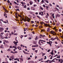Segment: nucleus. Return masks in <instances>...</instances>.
Here are the masks:
<instances>
[{
    "instance_id": "nucleus-1",
    "label": "nucleus",
    "mask_w": 63,
    "mask_h": 63,
    "mask_svg": "<svg viewBox=\"0 0 63 63\" xmlns=\"http://www.w3.org/2000/svg\"><path fill=\"white\" fill-rule=\"evenodd\" d=\"M43 42H46V41L44 40H40L38 42V44L39 45H40V46H42V45H43V43H43ZM41 43L42 44H41Z\"/></svg>"
},
{
    "instance_id": "nucleus-2",
    "label": "nucleus",
    "mask_w": 63,
    "mask_h": 63,
    "mask_svg": "<svg viewBox=\"0 0 63 63\" xmlns=\"http://www.w3.org/2000/svg\"><path fill=\"white\" fill-rule=\"evenodd\" d=\"M60 62V63H62L63 62V60L62 59H59V62Z\"/></svg>"
},
{
    "instance_id": "nucleus-3",
    "label": "nucleus",
    "mask_w": 63,
    "mask_h": 63,
    "mask_svg": "<svg viewBox=\"0 0 63 63\" xmlns=\"http://www.w3.org/2000/svg\"><path fill=\"white\" fill-rule=\"evenodd\" d=\"M4 29L2 27H1V28H0V32H2L3 31V30H4Z\"/></svg>"
},
{
    "instance_id": "nucleus-4",
    "label": "nucleus",
    "mask_w": 63,
    "mask_h": 63,
    "mask_svg": "<svg viewBox=\"0 0 63 63\" xmlns=\"http://www.w3.org/2000/svg\"><path fill=\"white\" fill-rule=\"evenodd\" d=\"M10 58H12V59H14V56L13 55H12L11 56H10Z\"/></svg>"
},
{
    "instance_id": "nucleus-5",
    "label": "nucleus",
    "mask_w": 63,
    "mask_h": 63,
    "mask_svg": "<svg viewBox=\"0 0 63 63\" xmlns=\"http://www.w3.org/2000/svg\"><path fill=\"white\" fill-rule=\"evenodd\" d=\"M14 60H17L18 62L19 61V59L18 58L14 59Z\"/></svg>"
},
{
    "instance_id": "nucleus-6",
    "label": "nucleus",
    "mask_w": 63,
    "mask_h": 63,
    "mask_svg": "<svg viewBox=\"0 0 63 63\" xmlns=\"http://www.w3.org/2000/svg\"><path fill=\"white\" fill-rule=\"evenodd\" d=\"M33 1H30L29 2V3L30 5H32V4H33Z\"/></svg>"
},
{
    "instance_id": "nucleus-7",
    "label": "nucleus",
    "mask_w": 63,
    "mask_h": 63,
    "mask_svg": "<svg viewBox=\"0 0 63 63\" xmlns=\"http://www.w3.org/2000/svg\"><path fill=\"white\" fill-rule=\"evenodd\" d=\"M54 14H53L51 16L52 17H53V18L54 19L55 18V17L54 16Z\"/></svg>"
},
{
    "instance_id": "nucleus-8",
    "label": "nucleus",
    "mask_w": 63,
    "mask_h": 63,
    "mask_svg": "<svg viewBox=\"0 0 63 63\" xmlns=\"http://www.w3.org/2000/svg\"><path fill=\"white\" fill-rule=\"evenodd\" d=\"M13 47H14V48H15L16 49H17L16 46V45L13 46Z\"/></svg>"
},
{
    "instance_id": "nucleus-9",
    "label": "nucleus",
    "mask_w": 63,
    "mask_h": 63,
    "mask_svg": "<svg viewBox=\"0 0 63 63\" xmlns=\"http://www.w3.org/2000/svg\"><path fill=\"white\" fill-rule=\"evenodd\" d=\"M18 43V42H16V41H14L13 42V43L15 45H16V44H17Z\"/></svg>"
},
{
    "instance_id": "nucleus-10",
    "label": "nucleus",
    "mask_w": 63,
    "mask_h": 63,
    "mask_svg": "<svg viewBox=\"0 0 63 63\" xmlns=\"http://www.w3.org/2000/svg\"><path fill=\"white\" fill-rule=\"evenodd\" d=\"M22 19L23 20V21H24L25 22L26 21V19H24V17H23Z\"/></svg>"
},
{
    "instance_id": "nucleus-11",
    "label": "nucleus",
    "mask_w": 63,
    "mask_h": 63,
    "mask_svg": "<svg viewBox=\"0 0 63 63\" xmlns=\"http://www.w3.org/2000/svg\"><path fill=\"white\" fill-rule=\"evenodd\" d=\"M9 36H8L9 38H11V36L12 35V34L11 33L9 34Z\"/></svg>"
},
{
    "instance_id": "nucleus-12",
    "label": "nucleus",
    "mask_w": 63,
    "mask_h": 63,
    "mask_svg": "<svg viewBox=\"0 0 63 63\" xmlns=\"http://www.w3.org/2000/svg\"><path fill=\"white\" fill-rule=\"evenodd\" d=\"M51 40H52V41H53L55 39V38H51L50 39Z\"/></svg>"
},
{
    "instance_id": "nucleus-13",
    "label": "nucleus",
    "mask_w": 63,
    "mask_h": 63,
    "mask_svg": "<svg viewBox=\"0 0 63 63\" xmlns=\"http://www.w3.org/2000/svg\"><path fill=\"white\" fill-rule=\"evenodd\" d=\"M33 43L34 45H36L37 44V42L36 41H34L33 42Z\"/></svg>"
},
{
    "instance_id": "nucleus-14",
    "label": "nucleus",
    "mask_w": 63,
    "mask_h": 63,
    "mask_svg": "<svg viewBox=\"0 0 63 63\" xmlns=\"http://www.w3.org/2000/svg\"><path fill=\"white\" fill-rule=\"evenodd\" d=\"M3 41L6 42V43H9V42H8V41H7L6 40H4Z\"/></svg>"
},
{
    "instance_id": "nucleus-15",
    "label": "nucleus",
    "mask_w": 63,
    "mask_h": 63,
    "mask_svg": "<svg viewBox=\"0 0 63 63\" xmlns=\"http://www.w3.org/2000/svg\"><path fill=\"white\" fill-rule=\"evenodd\" d=\"M55 59H53L51 61V62H55Z\"/></svg>"
},
{
    "instance_id": "nucleus-16",
    "label": "nucleus",
    "mask_w": 63,
    "mask_h": 63,
    "mask_svg": "<svg viewBox=\"0 0 63 63\" xmlns=\"http://www.w3.org/2000/svg\"><path fill=\"white\" fill-rule=\"evenodd\" d=\"M51 55H53V50H52V52L51 53Z\"/></svg>"
},
{
    "instance_id": "nucleus-17",
    "label": "nucleus",
    "mask_w": 63,
    "mask_h": 63,
    "mask_svg": "<svg viewBox=\"0 0 63 63\" xmlns=\"http://www.w3.org/2000/svg\"><path fill=\"white\" fill-rule=\"evenodd\" d=\"M31 20V19L30 18H29V19H27V21L28 22H29V21H30Z\"/></svg>"
},
{
    "instance_id": "nucleus-18",
    "label": "nucleus",
    "mask_w": 63,
    "mask_h": 63,
    "mask_svg": "<svg viewBox=\"0 0 63 63\" xmlns=\"http://www.w3.org/2000/svg\"><path fill=\"white\" fill-rule=\"evenodd\" d=\"M49 30H50V28H48L47 31L48 32H49Z\"/></svg>"
},
{
    "instance_id": "nucleus-19",
    "label": "nucleus",
    "mask_w": 63,
    "mask_h": 63,
    "mask_svg": "<svg viewBox=\"0 0 63 63\" xmlns=\"http://www.w3.org/2000/svg\"><path fill=\"white\" fill-rule=\"evenodd\" d=\"M23 52L25 53V54H28V53H27L26 52H25L24 50H23Z\"/></svg>"
},
{
    "instance_id": "nucleus-20",
    "label": "nucleus",
    "mask_w": 63,
    "mask_h": 63,
    "mask_svg": "<svg viewBox=\"0 0 63 63\" xmlns=\"http://www.w3.org/2000/svg\"><path fill=\"white\" fill-rule=\"evenodd\" d=\"M17 48H18V49H19V50H21V49H20V48H19V46H18L17 47Z\"/></svg>"
},
{
    "instance_id": "nucleus-21",
    "label": "nucleus",
    "mask_w": 63,
    "mask_h": 63,
    "mask_svg": "<svg viewBox=\"0 0 63 63\" xmlns=\"http://www.w3.org/2000/svg\"><path fill=\"white\" fill-rule=\"evenodd\" d=\"M37 39H38V37L36 36L35 39V41H37Z\"/></svg>"
},
{
    "instance_id": "nucleus-22",
    "label": "nucleus",
    "mask_w": 63,
    "mask_h": 63,
    "mask_svg": "<svg viewBox=\"0 0 63 63\" xmlns=\"http://www.w3.org/2000/svg\"><path fill=\"white\" fill-rule=\"evenodd\" d=\"M57 58H60V55H59V56H58L57 57Z\"/></svg>"
},
{
    "instance_id": "nucleus-23",
    "label": "nucleus",
    "mask_w": 63,
    "mask_h": 63,
    "mask_svg": "<svg viewBox=\"0 0 63 63\" xmlns=\"http://www.w3.org/2000/svg\"><path fill=\"white\" fill-rule=\"evenodd\" d=\"M4 38H5V39H9V38L8 37H7V36L4 37Z\"/></svg>"
},
{
    "instance_id": "nucleus-24",
    "label": "nucleus",
    "mask_w": 63,
    "mask_h": 63,
    "mask_svg": "<svg viewBox=\"0 0 63 63\" xmlns=\"http://www.w3.org/2000/svg\"><path fill=\"white\" fill-rule=\"evenodd\" d=\"M19 59H20V60H22V61H23V59H21V58H20Z\"/></svg>"
},
{
    "instance_id": "nucleus-25",
    "label": "nucleus",
    "mask_w": 63,
    "mask_h": 63,
    "mask_svg": "<svg viewBox=\"0 0 63 63\" xmlns=\"http://www.w3.org/2000/svg\"><path fill=\"white\" fill-rule=\"evenodd\" d=\"M11 50L9 48L7 50L8 51H10Z\"/></svg>"
},
{
    "instance_id": "nucleus-26",
    "label": "nucleus",
    "mask_w": 63,
    "mask_h": 63,
    "mask_svg": "<svg viewBox=\"0 0 63 63\" xmlns=\"http://www.w3.org/2000/svg\"><path fill=\"white\" fill-rule=\"evenodd\" d=\"M5 36L6 37L8 36V33H7L5 35Z\"/></svg>"
},
{
    "instance_id": "nucleus-27",
    "label": "nucleus",
    "mask_w": 63,
    "mask_h": 63,
    "mask_svg": "<svg viewBox=\"0 0 63 63\" xmlns=\"http://www.w3.org/2000/svg\"><path fill=\"white\" fill-rule=\"evenodd\" d=\"M53 33H55V35L56 34V33H55V32L53 31V34H53V35H54V34H53Z\"/></svg>"
},
{
    "instance_id": "nucleus-28",
    "label": "nucleus",
    "mask_w": 63,
    "mask_h": 63,
    "mask_svg": "<svg viewBox=\"0 0 63 63\" xmlns=\"http://www.w3.org/2000/svg\"><path fill=\"white\" fill-rule=\"evenodd\" d=\"M57 16H58V17H60V15L59 14L57 15Z\"/></svg>"
},
{
    "instance_id": "nucleus-29",
    "label": "nucleus",
    "mask_w": 63,
    "mask_h": 63,
    "mask_svg": "<svg viewBox=\"0 0 63 63\" xmlns=\"http://www.w3.org/2000/svg\"><path fill=\"white\" fill-rule=\"evenodd\" d=\"M40 8L41 10H43V8L41 6H40Z\"/></svg>"
},
{
    "instance_id": "nucleus-30",
    "label": "nucleus",
    "mask_w": 63,
    "mask_h": 63,
    "mask_svg": "<svg viewBox=\"0 0 63 63\" xmlns=\"http://www.w3.org/2000/svg\"><path fill=\"white\" fill-rule=\"evenodd\" d=\"M16 38H17V37H16L15 38V40L16 41V42H18V40L16 39Z\"/></svg>"
},
{
    "instance_id": "nucleus-31",
    "label": "nucleus",
    "mask_w": 63,
    "mask_h": 63,
    "mask_svg": "<svg viewBox=\"0 0 63 63\" xmlns=\"http://www.w3.org/2000/svg\"><path fill=\"white\" fill-rule=\"evenodd\" d=\"M26 5H25L24 6V8H26Z\"/></svg>"
},
{
    "instance_id": "nucleus-32",
    "label": "nucleus",
    "mask_w": 63,
    "mask_h": 63,
    "mask_svg": "<svg viewBox=\"0 0 63 63\" xmlns=\"http://www.w3.org/2000/svg\"><path fill=\"white\" fill-rule=\"evenodd\" d=\"M45 58H44V59H47V56H44Z\"/></svg>"
},
{
    "instance_id": "nucleus-33",
    "label": "nucleus",
    "mask_w": 63,
    "mask_h": 63,
    "mask_svg": "<svg viewBox=\"0 0 63 63\" xmlns=\"http://www.w3.org/2000/svg\"><path fill=\"white\" fill-rule=\"evenodd\" d=\"M49 43H50V44H51V43H52V42L50 41V40H49Z\"/></svg>"
},
{
    "instance_id": "nucleus-34",
    "label": "nucleus",
    "mask_w": 63,
    "mask_h": 63,
    "mask_svg": "<svg viewBox=\"0 0 63 63\" xmlns=\"http://www.w3.org/2000/svg\"><path fill=\"white\" fill-rule=\"evenodd\" d=\"M43 6L44 8H45V7H46V6L44 4H43Z\"/></svg>"
},
{
    "instance_id": "nucleus-35",
    "label": "nucleus",
    "mask_w": 63,
    "mask_h": 63,
    "mask_svg": "<svg viewBox=\"0 0 63 63\" xmlns=\"http://www.w3.org/2000/svg\"><path fill=\"white\" fill-rule=\"evenodd\" d=\"M46 2V3H48V1H47V0H46L45 1Z\"/></svg>"
},
{
    "instance_id": "nucleus-36",
    "label": "nucleus",
    "mask_w": 63,
    "mask_h": 63,
    "mask_svg": "<svg viewBox=\"0 0 63 63\" xmlns=\"http://www.w3.org/2000/svg\"><path fill=\"white\" fill-rule=\"evenodd\" d=\"M49 44L50 46L51 47V44L50 43V42H49Z\"/></svg>"
},
{
    "instance_id": "nucleus-37",
    "label": "nucleus",
    "mask_w": 63,
    "mask_h": 63,
    "mask_svg": "<svg viewBox=\"0 0 63 63\" xmlns=\"http://www.w3.org/2000/svg\"><path fill=\"white\" fill-rule=\"evenodd\" d=\"M59 23H57V25H58H58H59Z\"/></svg>"
},
{
    "instance_id": "nucleus-38",
    "label": "nucleus",
    "mask_w": 63,
    "mask_h": 63,
    "mask_svg": "<svg viewBox=\"0 0 63 63\" xmlns=\"http://www.w3.org/2000/svg\"><path fill=\"white\" fill-rule=\"evenodd\" d=\"M46 8H47V10H48V6H46Z\"/></svg>"
},
{
    "instance_id": "nucleus-39",
    "label": "nucleus",
    "mask_w": 63,
    "mask_h": 63,
    "mask_svg": "<svg viewBox=\"0 0 63 63\" xmlns=\"http://www.w3.org/2000/svg\"><path fill=\"white\" fill-rule=\"evenodd\" d=\"M31 39H32V38L31 37H29L28 38V39H29V40H31Z\"/></svg>"
},
{
    "instance_id": "nucleus-40",
    "label": "nucleus",
    "mask_w": 63,
    "mask_h": 63,
    "mask_svg": "<svg viewBox=\"0 0 63 63\" xmlns=\"http://www.w3.org/2000/svg\"><path fill=\"white\" fill-rule=\"evenodd\" d=\"M36 47L35 45H32V47Z\"/></svg>"
},
{
    "instance_id": "nucleus-41",
    "label": "nucleus",
    "mask_w": 63,
    "mask_h": 63,
    "mask_svg": "<svg viewBox=\"0 0 63 63\" xmlns=\"http://www.w3.org/2000/svg\"><path fill=\"white\" fill-rule=\"evenodd\" d=\"M45 54H46V53H43V55H42V56H44V55H45Z\"/></svg>"
},
{
    "instance_id": "nucleus-42",
    "label": "nucleus",
    "mask_w": 63,
    "mask_h": 63,
    "mask_svg": "<svg viewBox=\"0 0 63 63\" xmlns=\"http://www.w3.org/2000/svg\"><path fill=\"white\" fill-rule=\"evenodd\" d=\"M35 52L36 53H37V52H38V50H35Z\"/></svg>"
},
{
    "instance_id": "nucleus-43",
    "label": "nucleus",
    "mask_w": 63,
    "mask_h": 63,
    "mask_svg": "<svg viewBox=\"0 0 63 63\" xmlns=\"http://www.w3.org/2000/svg\"><path fill=\"white\" fill-rule=\"evenodd\" d=\"M7 2L8 3H10V1L9 0H8L7 1Z\"/></svg>"
},
{
    "instance_id": "nucleus-44",
    "label": "nucleus",
    "mask_w": 63,
    "mask_h": 63,
    "mask_svg": "<svg viewBox=\"0 0 63 63\" xmlns=\"http://www.w3.org/2000/svg\"><path fill=\"white\" fill-rule=\"evenodd\" d=\"M49 5L51 7V6H52V5L50 3L49 4Z\"/></svg>"
},
{
    "instance_id": "nucleus-45",
    "label": "nucleus",
    "mask_w": 63,
    "mask_h": 63,
    "mask_svg": "<svg viewBox=\"0 0 63 63\" xmlns=\"http://www.w3.org/2000/svg\"><path fill=\"white\" fill-rule=\"evenodd\" d=\"M7 58H10V57H9V56H8V55H7Z\"/></svg>"
},
{
    "instance_id": "nucleus-46",
    "label": "nucleus",
    "mask_w": 63,
    "mask_h": 63,
    "mask_svg": "<svg viewBox=\"0 0 63 63\" xmlns=\"http://www.w3.org/2000/svg\"><path fill=\"white\" fill-rule=\"evenodd\" d=\"M11 53H13L14 54V52L12 51H11Z\"/></svg>"
},
{
    "instance_id": "nucleus-47",
    "label": "nucleus",
    "mask_w": 63,
    "mask_h": 63,
    "mask_svg": "<svg viewBox=\"0 0 63 63\" xmlns=\"http://www.w3.org/2000/svg\"><path fill=\"white\" fill-rule=\"evenodd\" d=\"M50 49H49L47 50V52H49V51H50Z\"/></svg>"
},
{
    "instance_id": "nucleus-48",
    "label": "nucleus",
    "mask_w": 63,
    "mask_h": 63,
    "mask_svg": "<svg viewBox=\"0 0 63 63\" xmlns=\"http://www.w3.org/2000/svg\"><path fill=\"white\" fill-rule=\"evenodd\" d=\"M47 26H49V27H51V26H49V24H48V25H47Z\"/></svg>"
},
{
    "instance_id": "nucleus-49",
    "label": "nucleus",
    "mask_w": 63,
    "mask_h": 63,
    "mask_svg": "<svg viewBox=\"0 0 63 63\" xmlns=\"http://www.w3.org/2000/svg\"><path fill=\"white\" fill-rule=\"evenodd\" d=\"M59 9H60V10H62V8L61 7H59Z\"/></svg>"
},
{
    "instance_id": "nucleus-50",
    "label": "nucleus",
    "mask_w": 63,
    "mask_h": 63,
    "mask_svg": "<svg viewBox=\"0 0 63 63\" xmlns=\"http://www.w3.org/2000/svg\"><path fill=\"white\" fill-rule=\"evenodd\" d=\"M14 54L15 53H17V51H15L14 52Z\"/></svg>"
},
{
    "instance_id": "nucleus-51",
    "label": "nucleus",
    "mask_w": 63,
    "mask_h": 63,
    "mask_svg": "<svg viewBox=\"0 0 63 63\" xmlns=\"http://www.w3.org/2000/svg\"><path fill=\"white\" fill-rule=\"evenodd\" d=\"M9 60H10V61H12V59H11V58H9Z\"/></svg>"
},
{
    "instance_id": "nucleus-52",
    "label": "nucleus",
    "mask_w": 63,
    "mask_h": 63,
    "mask_svg": "<svg viewBox=\"0 0 63 63\" xmlns=\"http://www.w3.org/2000/svg\"><path fill=\"white\" fill-rule=\"evenodd\" d=\"M45 25L46 26H47V24H45Z\"/></svg>"
},
{
    "instance_id": "nucleus-53",
    "label": "nucleus",
    "mask_w": 63,
    "mask_h": 63,
    "mask_svg": "<svg viewBox=\"0 0 63 63\" xmlns=\"http://www.w3.org/2000/svg\"><path fill=\"white\" fill-rule=\"evenodd\" d=\"M32 50H35V48H32Z\"/></svg>"
},
{
    "instance_id": "nucleus-54",
    "label": "nucleus",
    "mask_w": 63,
    "mask_h": 63,
    "mask_svg": "<svg viewBox=\"0 0 63 63\" xmlns=\"http://www.w3.org/2000/svg\"><path fill=\"white\" fill-rule=\"evenodd\" d=\"M35 47H38V45L37 44L36 45H35Z\"/></svg>"
},
{
    "instance_id": "nucleus-55",
    "label": "nucleus",
    "mask_w": 63,
    "mask_h": 63,
    "mask_svg": "<svg viewBox=\"0 0 63 63\" xmlns=\"http://www.w3.org/2000/svg\"><path fill=\"white\" fill-rule=\"evenodd\" d=\"M58 56V55L56 54L54 56V57H56V56Z\"/></svg>"
},
{
    "instance_id": "nucleus-56",
    "label": "nucleus",
    "mask_w": 63,
    "mask_h": 63,
    "mask_svg": "<svg viewBox=\"0 0 63 63\" xmlns=\"http://www.w3.org/2000/svg\"><path fill=\"white\" fill-rule=\"evenodd\" d=\"M56 7H59V6L58 5H56Z\"/></svg>"
},
{
    "instance_id": "nucleus-57",
    "label": "nucleus",
    "mask_w": 63,
    "mask_h": 63,
    "mask_svg": "<svg viewBox=\"0 0 63 63\" xmlns=\"http://www.w3.org/2000/svg\"><path fill=\"white\" fill-rule=\"evenodd\" d=\"M28 16L30 17H31V16L30 15Z\"/></svg>"
},
{
    "instance_id": "nucleus-58",
    "label": "nucleus",
    "mask_w": 63,
    "mask_h": 63,
    "mask_svg": "<svg viewBox=\"0 0 63 63\" xmlns=\"http://www.w3.org/2000/svg\"><path fill=\"white\" fill-rule=\"evenodd\" d=\"M27 35H26L24 36V37H26L27 36Z\"/></svg>"
},
{
    "instance_id": "nucleus-59",
    "label": "nucleus",
    "mask_w": 63,
    "mask_h": 63,
    "mask_svg": "<svg viewBox=\"0 0 63 63\" xmlns=\"http://www.w3.org/2000/svg\"><path fill=\"white\" fill-rule=\"evenodd\" d=\"M3 23H7V22H6L5 21H3Z\"/></svg>"
},
{
    "instance_id": "nucleus-60",
    "label": "nucleus",
    "mask_w": 63,
    "mask_h": 63,
    "mask_svg": "<svg viewBox=\"0 0 63 63\" xmlns=\"http://www.w3.org/2000/svg\"><path fill=\"white\" fill-rule=\"evenodd\" d=\"M29 13H30V14H32V12L31 11H30L29 12Z\"/></svg>"
},
{
    "instance_id": "nucleus-61",
    "label": "nucleus",
    "mask_w": 63,
    "mask_h": 63,
    "mask_svg": "<svg viewBox=\"0 0 63 63\" xmlns=\"http://www.w3.org/2000/svg\"><path fill=\"white\" fill-rule=\"evenodd\" d=\"M31 22H32V23H34V22L33 21H31Z\"/></svg>"
},
{
    "instance_id": "nucleus-62",
    "label": "nucleus",
    "mask_w": 63,
    "mask_h": 63,
    "mask_svg": "<svg viewBox=\"0 0 63 63\" xmlns=\"http://www.w3.org/2000/svg\"><path fill=\"white\" fill-rule=\"evenodd\" d=\"M5 11H6V13H8V11L7 10H6Z\"/></svg>"
},
{
    "instance_id": "nucleus-63",
    "label": "nucleus",
    "mask_w": 63,
    "mask_h": 63,
    "mask_svg": "<svg viewBox=\"0 0 63 63\" xmlns=\"http://www.w3.org/2000/svg\"><path fill=\"white\" fill-rule=\"evenodd\" d=\"M5 29L7 30H8V28H5Z\"/></svg>"
},
{
    "instance_id": "nucleus-64",
    "label": "nucleus",
    "mask_w": 63,
    "mask_h": 63,
    "mask_svg": "<svg viewBox=\"0 0 63 63\" xmlns=\"http://www.w3.org/2000/svg\"><path fill=\"white\" fill-rule=\"evenodd\" d=\"M3 34H4V32H3L1 33V35H3Z\"/></svg>"
}]
</instances>
